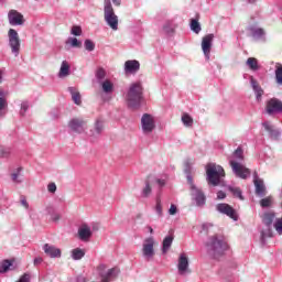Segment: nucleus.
I'll return each instance as SVG.
<instances>
[{
    "label": "nucleus",
    "mask_w": 282,
    "mask_h": 282,
    "mask_svg": "<svg viewBox=\"0 0 282 282\" xmlns=\"http://www.w3.org/2000/svg\"><path fill=\"white\" fill-rule=\"evenodd\" d=\"M163 32H165V34H173V32H175V29L173 28V24H171V22H166L163 25Z\"/></svg>",
    "instance_id": "nucleus-42"
},
{
    "label": "nucleus",
    "mask_w": 282,
    "mask_h": 282,
    "mask_svg": "<svg viewBox=\"0 0 282 282\" xmlns=\"http://www.w3.org/2000/svg\"><path fill=\"white\" fill-rule=\"evenodd\" d=\"M48 193H56V183H50L47 185Z\"/></svg>",
    "instance_id": "nucleus-50"
},
{
    "label": "nucleus",
    "mask_w": 282,
    "mask_h": 282,
    "mask_svg": "<svg viewBox=\"0 0 282 282\" xmlns=\"http://www.w3.org/2000/svg\"><path fill=\"white\" fill-rule=\"evenodd\" d=\"M247 65H248L249 69H252V72L259 70V62L254 57H249L247 59Z\"/></svg>",
    "instance_id": "nucleus-35"
},
{
    "label": "nucleus",
    "mask_w": 282,
    "mask_h": 282,
    "mask_svg": "<svg viewBox=\"0 0 282 282\" xmlns=\"http://www.w3.org/2000/svg\"><path fill=\"white\" fill-rule=\"evenodd\" d=\"M101 88L104 94H112L113 93V83L111 80L106 79L101 83Z\"/></svg>",
    "instance_id": "nucleus-30"
},
{
    "label": "nucleus",
    "mask_w": 282,
    "mask_h": 282,
    "mask_svg": "<svg viewBox=\"0 0 282 282\" xmlns=\"http://www.w3.org/2000/svg\"><path fill=\"white\" fill-rule=\"evenodd\" d=\"M21 205L24 207V208H30V204L28 203V199L25 198V196H21Z\"/></svg>",
    "instance_id": "nucleus-51"
},
{
    "label": "nucleus",
    "mask_w": 282,
    "mask_h": 282,
    "mask_svg": "<svg viewBox=\"0 0 282 282\" xmlns=\"http://www.w3.org/2000/svg\"><path fill=\"white\" fill-rule=\"evenodd\" d=\"M107 76V72H105V68H98L96 72V78L98 82L105 80V77Z\"/></svg>",
    "instance_id": "nucleus-40"
},
{
    "label": "nucleus",
    "mask_w": 282,
    "mask_h": 282,
    "mask_svg": "<svg viewBox=\"0 0 282 282\" xmlns=\"http://www.w3.org/2000/svg\"><path fill=\"white\" fill-rule=\"evenodd\" d=\"M156 184L162 188L164 186H166V181L162 180V178H155Z\"/></svg>",
    "instance_id": "nucleus-55"
},
{
    "label": "nucleus",
    "mask_w": 282,
    "mask_h": 282,
    "mask_svg": "<svg viewBox=\"0 0 282 282\" xmlns=\"http://www.w3.org/2000/svg\"><path fill=\"white\" fill-rule=\"evenodd\" d=\"M210 226H213V225H210V224H203L202 225V230L208 232V228H210Z\"/></svg>",
    "instance_id": "nucleus-59"
},
{
    "label": "nucleus",
    "mask_w": 282,
    "mask_h": 282,
    "mask_svg": "<svg viewBox=\"0 0 282 282\" xmlns=\"http://www.w3.org/2000/svg\"><path fill=\"white\" fill-rule=\"evenodd\" d=\"M47 215H51V217L56 213V209H54V206L50 205L45 208Z\"/></svg>",
    "instance_id": "nucleus-49"
},
{
    "label": "nucleus",
    "mask_w": 282,
    "mask_h": 282,
    "mask_svg": "<svg viewBox=\"0 0 282 282\" xmlns=\"http://www.w3.org/2000/svg\"><path fill=\"white\" fill-rule=\"evenodd\" d=\"M272 238V227H267L265 230L261 231L260 242L265 246V239Z\"/></svg>",
    "instance_id": "nucleus-31"
},
{
    "label": "nucleus",
    "mask_w": 282,
    "mask_h": 282,
    "mask_svg": "<svg viewBox=\"0 0 282 282\" xmlns=\"http://www.w3.org/2000/svg\"><path fill=\"white\" fill-rule=\"evenodd\" d=\"M253 184L256 186V195L265 197V185L263 184V180H256V183Z\"/></svg>",
    "instance_id": "nucleus-23"
},
{
    "label": "nucleus",
    "mask_w": 282,
    "mask_h": 282,
    "mask_svg": "<svg viewBox=\"0 0 282 282\" xmlns=\"http://www.w3.org/2000/svg\"><path fill=\"white\" fill-rule=\"evenodd\" d=\"M30 109V104L28 101H23L21 104V110H20V116H25V112Z\"/></svg>",
    "instance_id": "nucleus-47"
},
{
    "label": "nucleus",
    "mask_w": 282,
    "mask_h": 282,
    "mask_svg": "<svg viewBox=\"0 0 282 282\" xmlns=\"http://www.w3.org/2000/svg\"><path fill=\"white\" fill-rule=\"evenodd\" d=\"M271 204H272V200L270 199V197L262 198V199L260 200V206H261L262 208H270Z\"/></svg>",
    "instance_id": "nucleus-45"
},
{
    "label": "nucleus",
    "mask_w": 282,
    "mask_h": 282,
    "mask_svg": "<svg viewBox=\"0 0 282 282\" xmlns=\"http://www.w3.org/2000/svg\"><path fill=\"white\" fill-rule=\"evenodd\" d=\"M257 180H261V178H259V174L256 172L253 173V184H256Z\"/></svg>",
    "instance_id": "nucleus-62"
},
{
    "label": "nucleus",
    "mask_w": 282,
    "mask_h": 282,
    "mask_svg": "<svg viewBox=\"0 0 282 282\" xmlns=\"http://www.w3.org/2000/svg\"><path fill=\"white\" fill-rule=\"evenodd\" d=\"M68 91L75 105H83V100L80 99V93L78 91V89H76V87H68Z\"/></svg>",
    "instance_id": "nucleus-25"
},
{
    "label": "nucleus",
    "mask_w": 282,
    "mask_h": 282,
    "mask_svg": "<svg viewBox=\"0 0 282 282\" xmlns=\"http://www.w3.org/2000/svg\"><path fill=\"white\" fill-rule=\"evenodd\" d=\"M113 6L120 7L122 3V0H112Z\"/></svg>",
    "instance_id": "nucleus-61"
},
{
    "label": "nucleus",
    "mask_w": 282,
    "mask_h": 282,
    "mask_svg": "<svg viewBox=\"0 0 282 282\" xmlns=\"http://www.w3.org/2000/svg\"><path fill=\"white\" fill-rule=\"evenodd\" d=\"M177 269L180 274H184V272H191L188 270V257H186V253L180 254Z\"/></svg>",
    "instance_id": "nucleus-18"
},
{
    "label": "nucleus",
    "mask_w": 282,
    "mask_h": 282,
    "mask_svg": "<svg viewBox=\"0 0 282 282\" xmlns=\"http://www.w3.org/2000/svg\"><path fill=\"white\" fill-rule=\"evenodd\" d=\"M33 263L34 265H41V263H43V258H35Z\"/></svg>",
    "instance_id": "nucleus-57"
},
{
    "label": "nucleus",
    "mask_w": 282,
    "mask_h": 282,
    "mask_svg": "<svg viewBox=\"0 0 282 282\" xmlns=\"http://www.w3.org/2000/svg\"><path fill=\"white\" fill-rule=\"evenodd\" d=\"M192 199L196 203L198 208L206 206V195L195 185H192Z\"/></svg>",
    "instance_id": "nucleus-13"
},
{
    "label": "nucleus",
    "mask_w": 282,
    "mask_h": 282,
    "mask_svg": "<svg viewBox=\"0 0 282 282\" xmlns=\"http://www.w3.org/2000/svg\"><path fill=\"white\" fill-rule=\"evenodd\" d=\"M265 111L269 116L282 113V101L278 98H271L267 101Z\"/></svg>",
    "instance_id": "nucleus-10"
},
{
    "label": "nucleus",
    "mask_w": 282,
    "mask_h": 282,
    "mask_svg": "<svg viewBox=\"0 0 282 282\" xmlns=\"http://www.w3.org/2000/svg\"><path fill=\"white\" fill-rule=\"evenodd\" d=\"M141 127L143 133H153V129H155V120H153V116L144 113L141 118Z\"/></svg>",
    "instance_id": "nucleus-12"
},
{
    "label": "nucleus",
    "mask_w": 282,
    "mask_h": 282,
    "mask_svg": "<svg viewBox=\"0 0 282 282\" xmlns=\"http://www.w3.org/2000/svg\"><path fill=\"white\" fill-rule=\"evenodd\" d=\"M104 19L111 30H118V15L113 11L111 0H104Z\"/></svg>",
    "instance_id": "nucleus-5"
},
{
    "label": "nucleus",
    "mask_w": 282,
    "mask_h": 282,
    "mask_svg": "<svg viewBox=\"0 0 282 282\" xmlns=\"http://www.w3.org/2000/svg\"><path fill=\"white\" fill-rule=\"evenodd\" d=\"M206 171V182L209 186H219L221 184V178L226 177V171L221 165L216 163H208L205 166Z\"/></svg>",
    "instance_id": "nucleus-4"
},
{
    "label": "nucleus",
    "mask_w": 282,
    "mask_h": 282,
    "mask_svg": "<svg viewBox=\"0 0 282 282\" xmlns=\"http://www.w3.org/2000/svg\"><path fill=\"white\" fill-rule=\"evenodd\" d=\"M150 235H153V227H148Z\"/></svg>",
    "instance_id": "nucleus-63"
},
{
    "label": "nucleus",
    "mask_w": 282,
    "mask_h": 282,
    "mask_svg": "<svg viewBox=\"0 0 282 282\" xmlns=\"http://www.w3.org/2000/svg\"><path fill=\"white\" fill-rule=\"evenodd\" d=\"M173 236H166L163 239V245H162V252L163 254H166V252H169V250H171V246H173Z\"/></svg>",
    "instance_id": "nucleus-28"
},
{
    "label": "nucleus",
    "mask_w": 282,
    "mask_h": 282,
    "mask_svg": "<svg viewBox=\"0 0 282 282\" xmlns=\"http://www.w3.org/2000/svg\"><path fill=\"white\" fill-rule=\"evenodd\" d=\"M0 158H10V150H1Z\"/></svg>",
    "instance_id": "nucleus-54"
},
{
    "label": "nucleus",
    "mask_w": 282,
    "mask_h": 282,
    "mask_svg": "<svg viewBox=\"0 0 282 282\" xmlns=\"http://www.w3.org/2000/svg\"><path fill=\"white\" fill-rule=\"evenodd\" d=\"M83 257H85L84 249L75 248L72 250V259H74V261H80V259H83Z\"/></svg>",
    "instance_id": "nucleus-32"
},
{
    "label": "nucleus",
    "mask_w": 282,
    "mask_h": 282,
    "mask_svg": "<svg viewBox=\"0 0 282 282\" xmlns=\"http://www.w3.org/2000/svg\"><path fill=\"white\" fill-rule=\"evenodd\" d=\"M98 272H105V270H107V265L105 264H99L98 268H97Z\"/></svg>",
    "instance_id": "nucleus-58"
},
{
    "label": "nucleus",
    "mask_w": 282,
    "mask_h": 282,
    "mask_svg": "<svg viewBox=\"0 0 282 282\" xmlns=\"http://www.w3.org/2000/svg\"><path fill=\"white\" fill-rule=\"evenodd\" d=\"M9 36V46L11 47V52L14 56H19L21 52V39L19 37V33L14 29H10L8 32Z\"/></svg>",
    "instance_id": "nucleus-6"
},
{
    "label": "nucleus",
    "mask_w": 282,
    "mask_h": 282,
    "mask_svg": "<svg viewBox=\"0 0 282 282\" xmlns=\"http://www.w3.org/2000/svg\"><path fill=\"white\" fill-rule=\"evenodd\" d=\"M275 217L276 216L272 212L264 213L262 216V223L264 224V226H267V228H270L272 227Z\"/></svg>",
    "instance_id": "nucleus-26"
},
{
    "label": "nucleus",
    "mask_w": 282,
    "mask_h": 282,
    "mask_svg": "<svg viewBox=\"0 0 282 282\" xmlns=\"http://www.w3.org/2000/svg\"><path fill=\"white\" fill-rule=\"evenodd\" d=\"M78 235H79V239L82 241H88L89 238L91 237V228H89V226H87V225H83L78 229Z\"/></svg>",
    "instance_id": "nucleus-20"
},
{
    "label": "nucleus",
    "mask_w": 282,
    "mask_h": 282,
    "mask_svg": "<svg viewBox=\"0 0 282 282\" xmlns=\"http://www.w3.org/2000/svg\"><path fill=\"white\" fill-rule=\"evenodd\" d=\"M181 120H182L184 127H193L194 120H193V117H191V115L184 112L181 117Z\"/></svg>",
    "instance_id": "nucleus-36"
},
{
    "label": "nucleus",
    "mask_w": 282,
    "mask_h": 282,
    "mask_svg": "<svg viewBox=\"0 0 282 282\" xmlns=\"http://www.w3.org/2000/svg\"><path fill=\"white\" fill-rule=\"evenodd\" d=\"M21 171H23V167H19V169H18V172L11 174V180H12V182H14L15 184H21V180H19V175H20Z\"/></svg>",
    "instance_id": "nucleus-44"
},
{
    "label": "nucleus",
    "mask_w": 282,
    "mask_h": 282,
    "mask_svg": "<svg viewBox=\"0 0 282 282\" xmlns=\"http://www.w3.org/2000/svg\"><path fill=\"white\" fill-rule=\"evenodd\" d=\"M247 30L251 33L253 39H262V36H265V31L261 28L248 26Z\"/></svg>",
    "instance_id": "nucleus-24"
},
{
    "label": "nucleus",
    "mask_w": 282,
    "mask_h": 282,
    "mask_svg": "<svg viewBox=\"0 0 282 282\" xmlns=\"http://www.w3.org/2000/svg\"><path fill=\"white\" fill-rule=\"evenodd\" d=\"M104 129H105V124L102 123V121L97 120L95 122V129L90 130L91 138H98V135H100V133H102Z\"/></svg>",
    "instance_id": "nucleus-27"
},
{
    "label": "nucleus",
    "mask_w": 282,
    "mask_h": 282,
    "mask_svg": "<svg viewBox=\"0 0 282 282\" xmlns=\"http://www.w3.org/2000/svg\"><path fill=\"white\" fill-rule=\"evenodd\" d=\"M70 34H73V36H82L83 28H80L79 25H74L70 30Z\"/></svg>",
    "instance_id": "nucleus-41"
},
{
    "label": "nucleus",
    "mask_w": 282,
    "mask_h": 282,
    "mask_svg": "<svg viewBox=\"0 0 282 282\" xmlns=\"http://www.w3.org/2000/svg\"><path fill=\"white\" fill-rule=\"evenodd\" d=\"M67 76H69V63H67V61H63L59 68L58 77L65 78Z\"/></svg>",
    "instance_id": "nucleus-29"
},
{
    "label": "nucleus",
    "mask_w": 282,
    "mask_h": 282,
    "mask_svg": "<svg viewBox=\"0 0 282 282\" xmlns=\"http://www.w3.org/2000/svg\"><path fill=\"white\" fill-rule=\"evenodd\" d=\"M126 102L129 109H140L144 102V86L141 82L130 84L126 94Z\"/></svg>",
    "instance_id": "nucleus-1"
},
{
    "label": "nucleus",
    "mask_w": 282,
    "mask_h": 282,
    "mask_svg": "<svg viewBox=\"0 0 282 282\" xmlns=\"http://www.w3.org/2000/svg\"><path fill=\"white\" fill-rule=\"evenodd\" d=\"M216 210L221 215H226L234 221H237L239 219V215H237V210H235V208H232V206H230L229 204L219 203L216 206Z\"/></svg>",
    "instance_id": "nucleus-7"
},
{
    "label": "nucleus",
    "mask_w": 282,
    "mask_h": 282,
    "mask_svg": "<svg viewBox=\"0 0 282 282\" xmlns=\"http://www.w3.org/2000/svg\"><path fill=\"white\" fill-rule=\"evenodd\" d=\"M228 191L232 193L234 197H238V199H241V202H243L245 197L243 192H241V188L228 186Z\"/></svg>",
    "instance_id": "nucleus-34"
},
{
    "label": "nucleus",
    "mask_w": 282,
    "mask_h": 282,
    "mask_svg": "<svg viewBox=\"0 0 282 282\" xmlns=\"http://www.w3.org/2000/svg\"><path fill=\"white\" fill-rule=\"evenodd\" d=\"M68 41L70 42L72 47H83V42L78 41L76 37H70Z\"/></svg>",
    "instance_id": "nucleus-46"
},
{
    "label": "nucleus",
    "mask_w": 282,
    "mask_h": 282,
    "mask_svg": "<svg viewBox=\"0 0 282 282\" xmlns=\"http://www.w3.org/2000/svg\"><path fill=\"white\" fill-rule=\"evenodd\" d=\"M145 186L141 191V196L147 199L151 197V193H153V188H151V176H148L144 181Z\"/></svg>",
    "instance_id": "nucleus-21"
},
{
    "label": "nucleus",
    "mask_w": 282,
    "mask_h": 282,
    "mask_svg": "<svg viewBox=\"0 0 282 282\" xmlns=\"http://www.w3.org/2000/svg\"><path fill=\"white\" fill-rule=\"evenodd\" d=\"M93 230H98V227L97 226H93Z\"/></svg>",
    "instance_id": "nucleus-64"
},
{
    "label": "nucleus",
    "mask_w": 282,
    "mask_h": 282,
    "mask_svg": "<svg viewBox=\"0 0 282 282\" xmlns=\"http://www.w3.org/2000/svg\"><path fill=\"white\" fill-rule=\"evenodd\" d=\"M43 250L47 257H51V259H61V249L56 248L53 245L45 243L43 246Z\"/></svg>",
    "instance_id": "nucleus-16"
},
{
    "label": "nucleus",
    "mask_w": 282,
    "mask_h": 282,
    "mask_svg": "<svg viewBox=\"0 0 282 282\" xmlns=\"http://www.w3.org/2000/svg\"><path fill=\"white\" fill-rule=\"evenodd\" d=\"M169 215H177V206L172 204L169 209Z\"/></svg>",
    "instance_id": "nucleus-52"
},
{
    "label": "nucleus",
    "mask_w": 282,
    "mask_h": 282,
    "mask_svg": "<svg viewBox=\"0 0 282 282\" xmlns=\"http://www.w3.org/2000/svg\"><path fill=\"white\" fill-rule=\"evenodd\" d=\"M154 246L155 240L153 239V237H149L144 240L142 252L147 261H151V259L155 257V249H153Z\"/></svg>",
    "instance_id": "nucleus-8"
},
{
    "label": "nucleus",
    "mask_w": 282,
    "mask_h": 282,
    "mask_svg": "<svg viewBox=\"0 0 282 282\" xmlns=\"http://www.w3.org/2000/svg\"><path fill=\"white\" fill-rule=\"evenodd\" d=\"M8 17L10 25H23L25 23L23 14L19 13L17 10H11Z\"/></svg>",
    "instance_id": "nucleus-14"
},
{
    "label": "nucleus",
    "mask_w": 282,
    "mask_h": 282,
    "mask_svg": "<svg viewBox=\"0 0 282 282\" xmlns=\"http://www.w3.org/2000/svg\"><path fill=\"white\" fill-rule=\"evenodd\" d=\"M274 228L278 232H282V218L278 219L274 224Z\"/></svg>",
    "instance_id": "nucleus-48"
},
{
    "label": "nucleus",
    "mask_w": 282,
    "mask_h": 282,
    "mask_svg": "<svg viewBox=\"0 0 282 282\" xmlns=\"http://www.w3.org/2000/svg\"><path fill=\"white\" fill-rule=\"evenodd\" d=\"M84 47L86 52H94L96 50V43L94 41L87 39L84 42Z\"/></svg>",
    "instance_id": "nucleus-38"
},
{
    "label": "nucleus",
    "mask_w": 282,
    "mask_h": 282,
    "mask_svg": "<svg viewBox=\"0 0 282 282\" xmlns=\"http://www.w3.org/2000/svg\"><path fill=\"white\" fill-rule=\"evenodd\" d=\"M262 127L264 128L265 131L269 132V138L271 140H279L281 138V131H279V129L274 128V126H272L270 123V121H264L262 123Z\"/></svg>",
    "instance_id": "nucleus-15"
},
{
    "label": "nucleus",
    "mask_w": 282,
    "mask_h": 282,
    "mask_svg": "<svg viewBox=\"0 0 282 282\" xmlns=\"http://www.w3.org/2000/svg\"><path fill=\"white\" fill-rule=\"evenodd\" d=\"M189 28L195 34H199L202 32V24H199V13L196 14V19L191 20Z\"/></svg>",
    "instance_id": "nucleus-22"
},
{
    "label": "nucleus",
    "mask_w": 282,
    "mask_h": 282,
    "mask_svg": "<svg viewBox=\"0 0 282 282\" xmlns=\"http://www.w3.org/2000/svg\"><path fill=\"white\" fill-rule=\"evenodd\" d=\"M215 34L210 33L203 37L202 40V50L206 61H210V50H213V41Z\"/></svg>",
    "instance_id": "nucleus-9"
},
{
    "label": "nucleus",
    "mask_w": 282,
    "mask_h": 282,
    "mask_svg": "<svg viewBox=\"0 0 282 282\" xmlns=\"http://www.w3.org/2000/svg\"><path fill=\"white\" fill-rule=\"evenodd\" d=\"M126 74H138L140 72V62L137 59H129L124 63Z\"/></svg>",
    "instance_id": "nucleus-17"
},
{
    "label": "nucleus",
    "mask_w": 282,
    "mask_h": 282,
    "mask_svg": "<svg viewBox=\"0 0 282 282\" xmlns=\"http://www.w3.org/2000/svg\"><path fill=\"white\" fill-rule=\"evenodd\" d=\"M51 219L52 221H61V214L58 213H54L52 216H51Z\"/></svg>",
    "instance_id": "nucleus-53"
},
{
    "label": "nucleus",
    "mask_w": 282,
    "mask_h": 282,
    "mask_svg": "<svg viewBox=\"0 0 282 282\" xmlns=\"http://www.w3.org/2000/svg\"><path fill=\"white\" fill-rule=\"evenodd\" d=\"M185 174H186V178H187L188 184H191V186H195L193 184V175H191V165L188 163L185 166Z\"/></svg>",
    "instance_id": "nucleus-39"
},
{
    "label": "nucleus",
    "mask_w": 282,
    "mask_h": 282,
    "mask_svg": "<svg viewBox=\"0 0 282 282\" xmlns=\"http://www.w3.org/2000/svg\"><path fill=\"white\" fill-rule=\"evenodd\" d=\"M217 199H226V193L224 191H218Z\"/></svg>",
    "instance_id": "nucleus-56"
},
{
    "label": "nucleus",
    "mask_w": 282,
    "mask_h": 282,
    "mask_svg": "<svg viewBox=\"0 0 282 282\" xmlns=\"http://www.w3.org/2000/svg\"><path fill=\"white\" fill-rule=\"evenodd\" d=\"M232 158L235 160L229 161V164L236 177H240V180H248V177H250V169L241 164V162H243V149L237 148L232 153Z\"/></svg>",
    "instance_id": "nucleus-2"
},
{
    "label": "nucleus",
    "mask_w": 282,
    "mask_h": 282,
    "mask_svg": "<svg viewBox=\"0 0 282 282\" xmlns=\"http://www.w3.org/2000/svg\"><path fill=\"white\" fill-rule=\"evenodd\" d=\"M155 213L158 214L159 217H162V215H163L162 199H160V197L156 198Z\"/></svg>",
    "instance_id": "nucleus-43"
},
{
    "label": "nucleus",
    "mask_w": 282,
    "mask_h": 282,
    "mask_svg": "<svg viewBox=\"0 0 282 282\" xmlns=\"http://www.w3.org/2000/svg\"><path fill=\"white\" fill-rule=\"evenodd\" d=\"M77 282H87V279H85L83 275H79L77 276Z\"/></svg>",
    "instance_id": "nucleus-60"
},
{
    "label": "nucleus",
    "mask_w": 282,
    "mask_h": 282,
    "mask_svg": "<svg viewBox=\"0 0 282 282\" xmlns=\"http://www.w3.org/2000/svg\"><path fill=\"white\" fill-rule=\"evenodd\" d=\"M69 129L73 130L74 133H85L87 129V121L80 119V118H73L68 122Z\"/></svg>",
    "instance_id": "nucleus-11"
},
{
    "label": "nucleus",
    "mask_w": 282,
    "mask_h": 282,
    "mask_svg": "<svg viewBox=\"0 0 282 282\" xmlns=\"http://www.w3.org/2000/svg\"><path fill=\"white\" fill-rule=\"evenodd\" d=\"M206 248L208 254H210L213 259H219L226 254V250H228V242H226V240L223 238L212 236L206 242Z\"/></svg>",
    "instance_id": "nucleus-3"
},
{
    "label": "nucleus",
    "mask_w": 282,
    "mask_h": 282,
    "mask_svg": "<svg viewBox=\"0 0 282 282\" xmlns=\"http://www.w3.org/2000/svg\"><path fill=\"white\" fill-rule=\"evenodd\" d=\"M275 80L278 85H282V65L281 64L275 65Z\"/></svg>",
    "instance_id": "nucleus-37"
},
{
    "label": "nucleus",
    "mask_w": 282,
    "mask_h": 282,
    "mask_svg": "<svg viewBox=\"0 0 282 282\" xmlns=\"http://www.w3.org/2000/svg\"><path fill=\"white\" fill-rule=\"evenodd\" d=\"M11 265H12V260H3L0 263V274H6V272H9V270H12Z\"/></svg>",
    "instance_id": "nucleus-33"
},
{
    "label": "nucleus",
    "mask_w": 282,
    "mask_h": 282,
    "mask_svg": "<svg viewBox=\"0 0 282 282\" xmlns=\"http://www.w3.org/2000/svg\"><path fill=\"white\" fill-rule=\"evenodd\" d=\"M250 84L256 94V100L258 102H261V98L264 94L263 88H261V86H259V82H257V79H254V77H252V76L250 77Z\"/></svg>",
    "instance_id": "nucleus-19"
}]
</instances>
